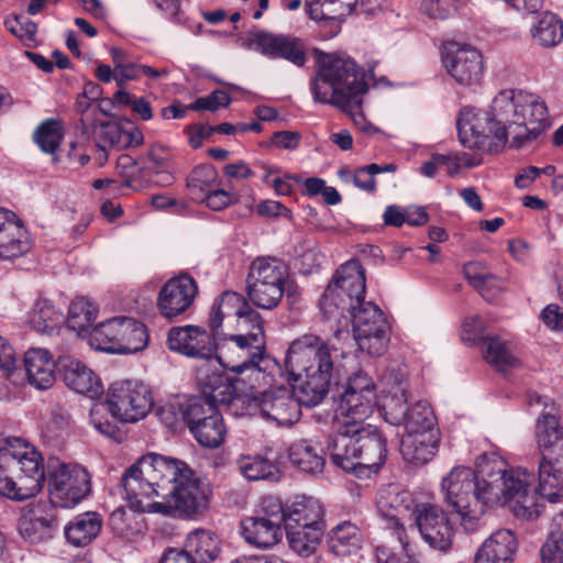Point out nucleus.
<instances>
[{"mask_svg":"<svg viewBox=\"0 0 563 563\" xmlns=\"http://www.w3.org/2000/svg\"><path fill=\"white\" fill-rule=\"evenodd\" d=\"M241 534L249 544L257 549H268L282 540L283 529L272 520L251 516L241 521Z\"/></svg>","mask_w":563,"mask_h":563,"instance_id":"7c9ffc66","label":"nucleus"},{"mask_svg":"<svg viewBox=\"0 0 563 563\" xmlns=\"http://www.w3.org/2000/svg\"><path fill=\"white\" fill-rule=\"evenodd\" d=\"M0 459L11 467V473L20 472L19 481L30 488L33 496L42 489L45 479L43 460L25 440L0 434Z\"/></svg>","mask_w":563,"mask_h":563,"instance_id":"dca6fc26","label":"nucleus"},{"mask_svg":"<svg viewBox=\"0 0 563 563\" xmlns=\"http://www.w3.org/2000/svg\"><path fill=\"white\" fill-rule=\"evenodd\" d=\"M536 439L541 456L556 445V442L563 440V428L555 415L552 412L540 415L536 426Z\"/></svg>","mask_w":563,"mask_h":563,"instance_id":"c03bdc74","label":"nucleus"},{"mask_svg":"<svg viewBox=\"0 0 563 563\" xmlns=\"http://www.w3.org/2000/svg\"><path fill=\"white\" fill-rule=\"evenodd\" d=\"M327 450L333 464L360 478H369L386 462L387 440L376 426L347 424L329 435Z\"/></svg>","mask_w":563,"mask_h":563,"instance_id":"20e7f679","label":"nucleus"},{"mask_svg":"<svg viewBox=\"0 0 563 563\" xmlns=\"http://www.w3.org/2000/svg\"><path fill=\"white\" fill-rule=\"evenodd\" d=\"M231 102V97L223 90H214L207 97L198 98L189 104L192 111H217L220 107L227 108Z\"/></svg>","mask_w":563,"mask_h":563,"instance_id":"680f3d73","label":"nucleus"},{"mask_svg":"<svg viewBox=\"0 0 563 563\" xmlns=\"http://www.w3.org/2000/svg\"><path fill=\"white\" fill-rule=\"evenodd\" d=\"M307 12L314 21L340 20L338 13H330L334 10L331 0H306Z\"/></svg>","mask_w":563,"mask_h":563,"instance_id":"0e129e2a","label":"nucleus"},{"mask_svg":"<svg viewBox=\"0 0 563 563\" xmlns=\"http://www.w3.org/2000/svg\"><path fill=\"white\" fill-rule=\"evenodd\" d=\"M213 357L234 373L251 389L262 386L266 378L268 356L266 354V336L257 325L251 333L223 335L214 343Z\"/></svg>","mask_w":563,"mask_h":563,"instance_id":"0eeeda50","label":"nucleus"},{"mask_svg":"<svg viewBox=\"0 0 563 563\" xmlns=\"http://www.w3.org/2000/svg\"><path fill=\"white\" fill-rule=\"evenodd\" d=\"M162 500L141 504V512L162 514L191 519L208 506V497L191 470H185L180 478L166 492Z\"/></svg>","mask_w":563,"mask_h":563,"instance_id":"1a4fd4ad","label":"nucleus"},{"mask_svg":"<svg viewBox=\"0 0 563 563\" xmlns=\"http://www.w3.org/2000/svg\"><path fill=\"white\" fill-rule=\"evenodd\" d=\"M23 362L30 385L41 390L54 385L56 378L54 368L57 367V361L53 360L49 351L42 347L29 349Z\"/></svg>","mask_w":563,"mask_h":563,"instance_id":"bb28decb","label":"nucleus"},{"mask_svg":"<svg viewBox=\"0 0 563 563\" xmlns=\"http://www.w3.org/2000/svg\"><path fill=\"white\" fill-rule=\"evenodd\" d=\"M255 516L266 520H272V522L282 526V523L286 525L288 508H284L279 498L275 496H265L262 498L260 510Z\"/></svg>","mask_w":563,"mask_h":563,"instance_id":"052dcab7","label":"nucleus"},{"mask_svg":"<svg viewBox=\"0 0 563 563\" xmlns=\"http://www.w3.org/2000/svg\"><path fill=\"white\" fill-rule=\"evenodd\" d=\"M199 385L202 395L192 399H201L206 406L217 409L218 406H230L240 401L233 384L222 374L213 372L200 376Z\"/></svg>","mask_w":563,"mask_h":563,"instance_id":"c85d7f7f","label":"nucleus"},{"mask_svg":"<svg viewBox=\"0 0 563 563\" xmlns=\"http://www.w3.org/2000/svg\"><path fill=\"white\" fill-rule=\"evenodd\" d=\"M287 271L275 257H258L250 267L246 290L250 300L258 308H275L285 291Z\"/></svg>","mask_w":563,"mask_h":563,"instance_id":"f8f14e48","label":"nucleus"},{"mask_svg":"<svg viewBox=\"0 0 563 563\" xmlns=\"http://www.w3.org/2000/svg\"><path fill=\"white\" fill-rule=\"evenodd\" d=\"M442 63L448 74L461 86H475L483 77L482 54L472 45L448 42L443 47Z\"/></svg>","mask_w":563,"mask_h":563,"instance_id":"6ab92c4d","label":"nucleus"},{"mask_svg":"<svg viewBox=\"0 0 563 563\" xmlns=\"http://www.w3.org/2000/svg\"><path fill=\"white\" fill-rule=\"evenodd\" d=\"M218 173L212 165L202 164L191 170L187 177V188L190 198L197 202L206 199L212 188H214Z\"/></svg>","mask_w":563,"mask_h":563,"instance_id":"49530a36","label":"nucleus"},{"mask_svg":"<svg viewBox=\"0 0 563 563\" xmlns=\"http://www.w3.org/2000/svg\"><path fill=\"white\" fill-rule=\"evenodd\" d=\"M189 466L177 459L148 453L137 460L123 474L119 492L130 507L141 511V504L166 497V492Z\"/></svg>","mask_w":563,"mask_h":563,"instance_id":"423d86ee","label":"nucleus"},{"mask_svg":"<svg viewBox=\"0 0 563 563\" xmlns=\"http://www.w3.org/2000/svg\"><path fill=\"white\" fill-rule=\"evenodd\" d=\"M300 405H303L285 387L263 391L260 398L254 399V407L258 408L261 416L280 427L296 423L300 416Z\"/></svg>","mask_w":563,"mask_h":563,"instance_id":"4be33fe9","label":"nucleus"},{"mask_svg":"<svg viewBox=\"0 0 563 563\" xmlns=\"http://www.w3.org/2000/svg\"><path fill=\"white\" fill-rule=\"evenodd\" d=\"M406 386L399 384L394 390L385 396L382 404V411L386 422L394 426H401L409 409Z\"/></svg>","mask_w":563,"mask_h":563,"instance_id":"3c124183","label":"nucleus"},{"mask_svg":"<svg viewBox=\"0 0 563 563\" xmlns=\"http://www.w3.org/2000/svg\"><path fill=\"white\" fill-rule=\"evenodd\" d=\"M289 459L302 472L318 474L324 466L321 450L307 440L295 442L289 450Z\"/></svg>","mask_w":563,"mask_h":563,"instance_id":"58836bf2","label":"nucleus"},{"mask_svg":"<svg viewBox=\"0 0 563 563\" xmlns=\"http://www.w3.org/2000/svg\"><path fill=\"white\" fill-rule=\"evenodd\" d=\"M49 496L60 508H71L90 492V476L78 465L59 464L49 471Z\"/></svg>","mask_w":563,"mask_h":563,"instance_id":"a211bd4d","label":"nucleus"},{"mask_svg":"<svg viewBox=\"0 0 563 563\" xmlns=\"http://www.w3.org/2000/svg\"><path fill=\"white\" fill-rule=\"evenodd\" d=\"M56 530L40 521L23 516L19 521L20 536L30 543H41L49 540Z\"/></svg>","mask_w":563,"mask_h":563,"instance_id":"13d9d810","label":"nucleus"},{"mask_svg":"<svg viewBox=\"0 0 563 563\" xmlns=\"http://www.w3.org/2000/svg\"><path fill=\"white\" fill-rule=\"evenodd\" d=\"M246 307L244 298L234 291H225L220 300L214 302L210 313L209 325L212 331H218L223 322L224 316L230 313L231 309L241 310Z\"/></svg>","mask_w":563,"mask_h":563,"instance_id":"5fc2aeb1","label":"nucleus"},{"mask_svg":"<svg viewBox=\"0 0 563 563\" xmlns=\"http://www.w3.org/2000/svg\"><path fill=\"white\" fill-rule=\"evenodd\" d=\"M542 563H563V512L553 517L551 529L541 548Z\"/></svg>","mask_w":563,"mask_h":563,"instance_id":"603ef678","label":"nucleus"},{"mask_svg":"<svg viewBox=\"0 0 563 563\" xmlns=\"http://www.w3.org/2000/svg\"><path fill=\"white\" fill-rule=\"evenodd\" d=\"M97 317V308L87 298L75 299L68 310L67 328L82 334L88 331Z\"/></svg>","mask_w":563,"mask_h":563,"instance_id":"8fccbe9b","label":"nucleus"},{"mask_svg":"<svg viewBox=\"0 0 563 563\" xmlns=\"http://www.w3.org/2000/svg\"><path fill=\"white\" fill-rule=\"evenodd\" d=\"M339 356L345 357L344 352L314 334H305L291 342L285 366L290 376L301 380L299 399L303 406L313 407L324 399L332 378L341 375L343 365Z\"/></svg>","mask_w":563,"mask_h":563,"instance_id":"7ed1b4c3","label":"nucleus"},{"mask_svg":"<svg viewBox=\"0 0 563 563\" xmlns=\"http://www.w3.org/2000/svg\"><path fill=\"white\" fill-rule=\"evenodd\" d=\"M411 517L421 538L430 548L440 552H448L451 549L454 530L446 512L439 505L417 504Z\"/></svg>","mask_w":563,"mask_h":563,"instance_id":"f3484780","label":"nucleus"},{"mask_svg":"<svg viewBox=\"0 0 563 563\" xmlns=\"http://www.w3.org/2000/svg\"><path fill=\"white\" fill-rule=\"evenodd\" d=\"M463 108L456 122L460 142L464 147L478 146L479 131L474 121L485 120L488 132L504 145L510 139V147L521 148L534 141L549 126L548 109L537 96L521 90L500 91L489 109L482 113Z\"/></svg>","mask_w":563,"mask_h":563,"instance_id":"f257e3e1","label":"nucleus"},{"mask_svg":"<svg viewBox=\"0 0 563 563\" xmlns=\"http://www.w3.org/2000/svg\"><path fill=\"white\" fill-rule=\"evenodd\" d=\"M288 544L294 552L301 556H309L317 550L323 527H291L285 526Z\"/></svg>","mask_w":563,"mask_h":563,"instance_id":"4c0bfd02","label":"nucleus"},{"mask_svg":"<svg viewBox=\"0 0 563 563\" xmlns=\"http://www.w3.org/2000/svg\"><path fill=\"white\" fill-rule=\"evenodd\" d=\"M439 441V431L402 434L400 453L408 463L424 465L435 455Z\"/></svg>","mask_w":563,"mask_h":563,"instance_id":"cd10ccee","label":"nucleus"},{"mask_svg":"<svg viewBox=\"0 0 563 563\" xmlns=\"http://www.w3.org/2000/svg\"><path fill=\"white\" fill-rule=\"evenodd\" d=\"M96 143L104 144L110 148L122 150V129L114 122L93 123Z\"/></svg>","mask_w":563,"mask_h":563,"instance_id":"bf43d9fd","label":"nucleus"},{"mask_svg":"<svg viewBox=\"0 0 563 563\" xmlns=\"http://www.w3.org/2000/svg\"><path fill=\"white\" fill-rule=\"evenodd\" d=\"M272 144L283 150L294 151L299 147L301 133L296 131H278L272 135Z\"/></svg>","mask_w":563,"mask_h":563,"instance_id":"774afa93","label":"nucleus"},{"mask_svg":"<svg viewBox=\"0 0 563 563\" xmlns=\"http://www.w3.org/2000/svg\"><path fill=\"white\" fill-rule=\"evenodd\" d=\"M531 35L543 47L556 46L563 40V23L555 14L544 12L532 25Z\"/></svg>","mask_w":563,"mask_h":563,"instance_id":"a19ab883","label":"nucleus"},{"mask_svg":"<svg viewBox=\"0 0 563 563\" xmlns=\"http://www.w3.org/2000/svg\"><path fill=\"white\" fill-rule=\"evenodd\" d=\"M103 406L119 421L134 423L150 413L154 399L152 390L145 384L121 380L110 385Z\"/></svg>","mask_w":563,"mask_h":563,"instance_id":"4468645a","label":"nucleus"},{"mask_svg":"<svg viewBox=\"0 0 563 563\" xmlns=\"http://www.w3.org/2000/svg\"><path fill=\"white\" fill-rule=\"evenodd\" d=\"M269 58H283L301 67L306 63V49L302 42L291 35L273 33L266 30H253L242 43Z\"/></svg>","mask_w":563,"mask_h":563,"instance_id":"aec40b11","label":"nucleus"},{"mask_svg":"<svg viewBox=\"0 0 563 563\" xmlns=\"http://www.w3.org/2000/svg\"><path fill=\"white\" fill-rule=\"evenodd\" d=\"M101 527V517L97 512L88 511L76 516L64 528V533L69 544L76 548H84L97 538Z\"/></svg>","mask_w":563,"mask_h":563,"instance_id":"2f4dec72","label":"nucleus"},{"mask_svg":"<svg viewBox=\"0 0 563 563\" xmlns=\"http://www.w3.org/2000/svg\"><path fill=\"white\" fill-rule=\"evenodd\" d=\"M500 489L497 505L510 504V508L517 518L526 520L537 519L541 511V499L549 501L540 493V485L538 488H532L534 483V475L523 468H508L505 461V468L500 472Z\"/></svg>","mask_w":563,"mask_h":563,"instance_id":"9b49d317","label":"nucleus"},{"mask_svg":"<svg viewBox=\"0 0 563 563\" xmlns=\"http://www.w3.org/2000/svg\"><path fill=\"white\" fill-rule=\"evenodd\" d=\"M29 249L23 227L14 220L12 212L0 208V257H18Z\"/></svg>","mask_w":563,"mask_h":563,"instance_id":"c756f323","label":"nucleus"},{"mask_svg":"<svg viewBox=\"0 0 563 563\" xmlns=\"http://www.w3.org/2000/svg\"><path fill=\"white\" fill-rule=\"evenodd\" d=\"M475 466L476 471L455 466L441 481L443 501L460 515L467 531H474L486 509L498 504L505 460L495 452L483 453Z\"/></svg>","mask_w":563,"mask_h":563,"instance_id":"f03ea898","label":"nucleus"},{"mask_svg":"<svg viewBox=\"0 0 563 563\" xmlns=\"http://www.w3.org/2000/svg\"><path fill=\"white\" fill-rule=\"evenodd\" d=\"M236 465L240 474L247 481L277 482L280 478L278 466L261 455H242Z\"/></svg>","mask_w":563,"mask_h":563,"instance_id":"e433bc0d","label":"nucleus"},{"mask_svg":"<svg viewBox=\"0 0 563 563\" xmlns=\"http://www.w3.org/2000/svg\"><path fill=\"white\" fill-rule=\"evenodd\" d=\"M516 549L517 540L515 534L508 529H501L486 539L477 551L509 563Z\"/></svg>","mask_w":563,"mask_h":563,"instance_id":"a18cd8bd","label":"nucleus"},{"mask_svg":"<svg viewBox=\"0 0 563 563\" xmlns=\"http://www.w3.org/2000/svg\"><path fill=\"white\" fill-rule=\"evenodd\" d=\"M483 354L487 363L498 371H506L518 365L519 361L499 338L483 340Z\"/></svg>","mask_w":563,"mask_h":563,"instance_id":"09e8293b","label":"nucleus"},{"mask_svg":"<svg viewBox=\"0 0 563 563\" xmlns=\"http://www.w3.org/2000/svg\"><path fill=\"white\" fill-rule=\"evenodd\" d=\"M65 321L63 312L48 299H38L33 305L30 323L34 330L52 334Z\"/></svg>","mask_w":563,"mask_h":563,"instance_id":"ea45409f","label":"nucleus"},{"mask_svg":"<svg viewBox=\"0 0 563 563\" xmlns=\"http://www.w3.org/2000/svg\"><path fill=\"white\" fill-rule=\"evenodd\" d=\"M347 311L358 350L371 356L383 355L388 347L390 325L382 309L373 301H364Z\"/></svg>","mask_w":563,"mask_h":563,"instance_id":"ddd939ff","label":"nucleus"},{"mask_svg":"<svg viewBox=\"0 0 563 563\" xmlns=\"http://www.w3.org/2000/svg\"><path fill=\"white\" fill-rule=\"evenodd\" d=\"M172 157V151L167 145L161 143L152 144L147 150L143 169L159 175L162 177V180L158 181L159 184H170L173 180V176L169 173Z\"/></svg>","mask_w":563,"mask_h":563,"instance_id":"de8ad7c7","label":"nucleus"},{"mask_svg":"<svg viewBox=\"0 0 563 563\" xmlns=\"http://www.w3.org/2000/svg\"><path fill=\"white\" fill-rule=\"evenodd\" d=\"M421 8L432 19H446L454 9L451 0H423Z\"/></svg>","mask_w":563,"mask_h":563,"instance_id":"338daca9","label":"nucleus"},{"mask_svg":"<svg viewBox=\"0 0 563 563\" xmlns=\"http://www.w3.org/2000/svg\"><path fill=\"white\" fill-rule=\"evenodd\" d=\"M376 405V387L373 379L358 371L347 379L335 411L336 428L362 424L373 413Z\"/></svg>","mask_w":563,"mask_h":563,"instance_id":"2eb2a0df","label":"nucleus"},{"mask_svg":"<svg viewBox=\"0 0 563 563\" xmlns=\"http://www.w3.org/2000/svg\"><path fill=\"white\" fill-rule=\"evenodd\" d=\"M167 346L191 358L211 360L216 352L211 335L197 325L173 327L168 331Z\"/></svg>","mask_w":563,"mask_h":563,"instance_id":"393cba45","label":"nucleus"},{"mask_svg":"<svg viewBox=\"0 0 563 563\" xmlns=\"http://www.w3.org/2000/svg\"><path fill=\"white\" fill-rule=\"evenodd\" d=\"M361 542L360 529L350 521L339 523L328 534L329 549L339 556L354 553L361 548Z\"/></svg>","mask_w":563,"mask_h":563,"instance_id":"c9c22d12","label":"nucleus"},{"mask_svg":"<svg viewBox=\"0 0 563 563\" xmlns=\"http://www.w3.org/2000/svg\"><path fill=\"white\" fill-rule=\"evenodd\" d=\"M323 508L320 501L312 497H297L288 507L287 525L291 527H323Z\"/></svg>","mask_w":563,"mask_h":563,"instance_id":"72a5a7b5","label":"nucleus"},{"mask_svg":"<svg viewBox=\"0 0 563 563\" xmlns=\"http://www.w3.org/2000/svg\"><path fill=\"white\" fill-rule=\"evenodd\" d=\"M183 549L196 563H209L218 556L220 541L213 532L197 529L188 533Z\"/></svg>","mask_w":563,"mask_h":563,"instance_id":"473e14b6","label":"nucleus"},{"mask_svg":"<svg viewBox=\"0 0 563 563\" xmlns=\"http://www.w3.org/2000/svg\"><path fill=\"white\" fill-rule=\"evenodd\" d=\"M365 292V271L360 261L350 260L336 269L320 299V310L329 320L339 319L351 306L364 302Z\"/></svg>","mask_w":563,"mask_h":563,"instance_id":"6e6552de","label":"nucleus"},{"mask_svg":"<svg viewBox=\"0 0 563 563\" xmlns=\"http://www.w3.org/2000/svg\"><path fill=\"white\" fill-rule=\"evenodd\" d=\"M63 140V131L57 120L43 121L33 133V141L46 154H55Z\"/></svg>","mask_w":563,"mask_h":563,"instance_id":"864d4df0","label":"nucleus"},{"mask_svg":"<svg viewBox=\"0 0 563 563\" xmlns=\"http://www.w3.org/2000/svg\"><path fill=\"white\" fill-rule=\"evenodd\" d=\"M319 69L312 81L313 99L341 110L357 108L368 86L365 74L355 60L345 54H321Z\"/></svg>","mask_w":563,"mask_h":563,"instance_id":"39448f33","label":"nucleus"},{"mask_svg":"<svg viewBox=\"0 0 563 563\" xmlns=\"http://www.w3.org/2000/svg\"><path fill=\"white\" fill-rule=\"evenodd\" d=\"M8 472H11V467L5 465L3 459H0V495L18 501L32 497L30 488L21 481L15 482Z\"/></svg>","mask_w":563,"mask_h":563,"instance_id":"4d7b16f0","label":"nucleus"},{"mask_svg":"<svg viewBox=\"0 0 563 563\" xmlns=\"http://www.w3.org/2000/svg\"><path fill=\"white\" fill-rule=\"evenodd\" d=\"M7 29L20 38L31 40L37 30L36 23L24 15H14L4 21Z\"/></svg>","mask_w":563,"mask_h":563,"instance_id":"e2e57ef3","label":"nucleus"},{"mask_svg":"<svg viewBox=\"0 0 563 563\" xmlns=\"http://www.w3.org/2000/svg\"><path fill=\"white\" fill-rule=\"evenodd\" d=\"M57 369L67 387L89 398L102 394L103 387L97 375L78 360L68 355L57 358Z\"/></svg>","mask_w":563,"mask_h":563,"instance_id":"a878e982","label":"nucleus"},{"mask_svg":"<svg viewBox=\"0 0 563 563\" xmlns=\"http://www.w3.org/2000/svg\"><path fill=\"white\" fill-rule=\"evenodd\" d=\"M464 275L467 282L490 301L503 290L500 279L492 274L481 262H470L464 265Z\"/></svg>","mask_w":563,"mask_h":563,"instance_id":"f704fd0d","label":"nucleus"},{"mask_svg":"<svg viewBox=\"0 0 563 563\" xmlns=\"http://www.w3.org/2000/svg\"><path fill=\"white\" fill-rule=\"evenodd\" d=\"M401 426L405 427L404 434L439 431L433 410L424 401H418L409 407Z\"/></svg>","mask_w":563,"mask_h":563,"instance_id":"37998d69","label":"nucleus"},{"mask_svg":"<svg viewBox=\"0 0 563 563\" xmlns=\"http://www.w3.org/2000/svg\"><path fill=\"white\" fill-rule=\"evenodd\" d=\"M245 310H236L235 314L239 317V328L241 330L240 333H251L257 325L261 327V330L264 331V324L262 316L255 311L254 309L244 307Z\"/></svg>","mask_w":563,"mask_h":563,"instance_id":"69168bd1","label":"nucleus"},{"mask_svg":"<svg viewBox=\"0 0 563 563\" xmlns=\"http://www.w3.org/2000/svg\"><path fill=\"white\" fill-rule=\"evenodd\" d=\"M90 335V344L109 353H136L148 342L144 323L129 317H115L96 325Z\"/></svg>","mask_w":563,"mask_h":563,"instance_id":"9d476101","label":"nucleus"},{"mask_svg":"<svg viewBox=\"0 0 563 563\" xmlns=\"http://www.w3.org/2000/svg\"><path fill=\"white\" fill-rule=\"evenodd\" d=\"M376 505L379 515L390 521L397 539L401 543L402 549L407 551L409 540L402 522L412 512L413 498L411 494L397 485H388L378 492Z\"/></svg>","mask_w":563,"mask_h":563,"instance_id":"412c9836","label":"nucleus"},{"mask_svg":"<svg viewBox=\"0 0 563 563\" xmlns=\"http://www.w3.org/2000/svg\"><path fill=\"white\" fill-rule=\"evenodd\" d=\"M196 401L192 397L176 398L158 406L156 416L168 429H176L181 422L188 426Z\"/></svg>","mask_w":563,"mask_h":563,"instance_id":"79ce46f5","label":"nucleus"},{"mask_svg":"<svg viewBox=\"0 0 563 563\" xmlns=\"http://www.w3.org/2000/svg\"><path fill=\"white\" fill-rule=\"evenodd\" d=\"M188 428L197 442L209 449L219 448L225 439L227 428L218 409L197 399Z\"/></svg>","mask_w":563,"mask_h":563,"instance_id":"b1692460","label":"nucleus"},{"mask_svg":"<svg viewBox=\"0 0 563 563\" xmlns=\"http://www.w3.org/2000/svg\"><path fill=\"white\" fill-rule=\"evenodd\" d=\"M197 292V283L188 274L169 279L158 294L161 314L170 321L184 314L194 303Z\"/></svg>","mask_w":563,"mask_h":563,"instance_id":"5701e85b","label":"nucleus"},{"mask_svg":"<svg viewBox=\"0 0 563 563\" xmlns=\"http://www.w3.org/2000/svg\"><path fill=\"white\" fill-rule=\"evenodd\" d=\"M57 508L60 507L57 505L56 500H53L52 497L49 499H40L27 505L23 516L30 517L35 521L37 520L46 526L49 525L51 528L57 530Z\"/></svg>","mask_w":563,"mask_h":563,"instance_id":"6e6d98bb","label":"nucleus"}]
</instances>
